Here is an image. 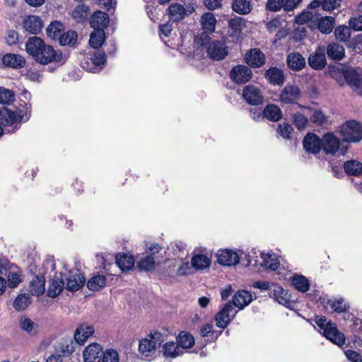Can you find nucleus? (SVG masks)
I'll return each instance as SVG.
<instances>
[{
    "label": "nucleus",
    "mask_w": 362,
    "mask_h": 362,
    "mask_svg": "<svg viewBox=\"0 0 362 362\" xmlns=\"http://www.w3.org/2000/svg\"><path fill=\"white\" fill-rule=\"evenodd\" d=\"M26 52L41 64L51 62L64 63L65 59L60 51L55 50L52 46L47 45L39 37L28 38L25 43Z\"/></svg>",
    "instance_id": "obj_1"
},
{
    "label": "nucleus",
    "mask_w": 362,
    "mask_h": 362,
    "mask_svg": "<svg viewBox=\"0 0 362 362\" xmlns=\"http://www.w3.org/2000/svg\"><path fill=\"white\" fill-rule=\"evenodd\" d=\"M32 113L31 103H24L20 104L19 107L0 108V122L6 128L8 133L13 134L19 129L22 122H28Z\"/></svg>",
    "instance_id": "obj_2"
},
{
    "label": "nucleus",
    "mask_w": 362,
    "mask_h": 362,
    "mask_svg": "<svg viewBox=\"0 0 362 362\" xmlns=\"http://www.w3.org/2000/svg\"><path fill=\"white\" fill-rule=\"evenodd\" d=\"M194 42L197 45L205 47L208 56L213 60H221L228 54V47L223 40H211L205 35V39L197 36Z\"/></svg>",
    "instance_id": "obj_3"
},
{
    "label": "nucleus",
    "mask_w": 362,
    "mask_h": 362,
    "mask_svg": "<svg viewBox=\"0 0 362 362\" xmlns=\"http://www.w3.org/2000/svg\"><path fill=\"white\" fill-rule=\"evenodd\" d=\"M349 148L348 146H344V142H340L334 133L329 132L323 135L322 138L321 149L326 154H334L339 152L340 155L344 156Z\"/></svg>",
    "instance_id": "obj_4"
},
{
    "label": "nucleus",
    "mask_w": 362,
    "mask_h": 362,
    "mask_svg": "<svg viewBox=\"0 0 362 362\" xmlns=\"http://www.w3.org/2000/svg\"><path fill=\"white\" fill-rule=\"evenodd\" d=\"M340 134L346 142H358L362 139V124L354 120L347 121L341 126Z\"/></svg>",
    "instance_id": "obj_5"
},
{
    "label": "nucleus",
    "mask_w": 362,
    "mask_h": 362,
    "mask_svg": "<svg viewBox=\"0 0 362 362\" xmlns=\"http://www.w3.org/2000/svg\"><path fill=\"white\" fill-rule=\"evenodd\" d=\"M150 338L142 339L139 341V352L146 356L153 353L157 346L164 341L165 336L159 332H155L149 336Z\"/></svg>",
    "instance_id": "obj_6"
},
{
    "label": "nucleus",
    "mask_w": 362,
    "mask_h": 362,
    "mask_svg": "<svg viewBox=\"0 0 362 362\" xmlns=\"http://www.w3.org/2000/svg\"><path fill=\"white\" fill-rule=\"evenodd\" d=\"M106 54L100 50L95 51L90 54V57L81 62V66L92 73L101 71L106 63Z\"/></svg>",
    "instance_id": "obj_7"
},
{
    "label": "nucleus",
    "mask_w": 362,
    "mask_h": 362,
    "mask_svg": "<svg viewBox=\"0 0 362 362\" xmlns=\"http://www.w3.org/2000/svg\"><path fill=\"white\" fill-rule=\"evenodd\" d=\"M237 312L234 310L233 304L228 302L216 313V325L218 327L224 329L233 320Z\"/></svg>",
    "instance_id": "obj_8"
},
{
    "label": "nucleus",
    "mask_w": 362,
    "mask_h": 362,
    "mask_svg": "<svg viewBox=\"0 0 362 362\" xmlns=\"http://www.w3.org/2000/svg\"><path fill=\"white\" fill-rule=\"evenodd\" d=\"M343 76L353 90L362 95V71L349 68L344 71Z\"/></svg>",
    "instance_id": "obj_9"
},
{
    "label": "nucleus",
    "mask_w": 362,
    "mask_h": 362,
    "mask_svg": "<svg viewBox=\"0 0 362 362\" xmlns=\"http://www.w3.org/2000/svg\"><path fill=\"white\" fill-rule=\"evenodd\" d=\"M170 20L173 22H179L189 16L194 11V7L189 4L184 7L180 4H172L168 8Z\"/></svg>",
    "instance_id": "obj_10"
},
{
    "label": "nucleus",
    "mask_w": 362,
    "mask_h": 362,
    "mask_svg": "<svg viewBox=\"0 0 362 362\" xmlns=\"http://www.w3.org/2000/svg\"><path fill=\"white\" fill-rule=\"evenodd\" d=\"M232 81L237 84L248 82L252 76L251 69L245 65H238L232 68L229 73Z\"/></svg>",
    "instance_id": "obj_11"
},
{
    "label": "nucleus",
    "mask_w": 362,
    "mask_h": 362,
    "mask_svg": "<svg viewBox=\"0 0 362 362\" xmlns=\"http://www.w3.org/2000/svg\"><path fill=\"white\" fill-rule=\"evenodd\" d=\"M47 296L50 298H55L59 296L64 288V281L62 272H54L49 275Z\"/></svg>",
    "instance_id": "obj_12"
},
{
    "label": "nucleus",
    "mask_w": 362,
    "mask_h": 362,
    "mask_svg": "<svg viewBox=\"0 0 362 362\" xmlns=\"http://www.w3.org/2000/svg\"><path fill=\"white\" fill-rule=\"evenodd\" d=\"M243 96L245 101L252 105H260L264 100L261 90L255 86H245L243 89Z\"/></svg>",
    "instance_id": "obj_13"
},
{
    "label": "nucleus",
    "mask_w": 362,
    "mask_h": 362,
    "mask_svg": "<svg viewBox=\"0 0 362 362\" xmlns=\"http://www.w3.org/2000/svg\"><path fill=\"white\" fill-rule=\"evenodd\" d=\"M104 351L98 343H92L83 352L84 362H101Z\"/></svg>",
    "instance_id": "obj_14"
},
{
    "label": "nucleus",
    "mask_w": 362,
    "mask_h": 362,
    "mask_svg": "<svg viewBox=\"0 0 362 362\" xmlns=\"http://www.w3.org/2000/svg\"><path fill=\"white\" fill-rule=\"evenodd\" d=\"M300 96V90L297 86L287 84L281 91L280 101L285 104L295 103Z\"/></svg>",
    "instance_id": "obj_15"
},
{
    "label": "nucleus",
    "mask_w": 362,
    "mask_h": 362,
    "mask_svg": "<svg viewBox=\"0 0 362 362\" xmlns=\"http://www.w3.org/2000/svg\"><path fill=\"white\" fill-rule=\"evenodd\" d=\"M309 66L315 70H322L327 64L325 47H319L311 54L308 59Z\"/></svg>",
    "instance_id": "obj_16"
},
{
    "label": "nucleus",
    "mask_w": 362,
    "mask_h": 362,
    "mask_svg": "<svg viewBox=\"0 0 362 362\" xmlns=\"http://www.w3.org/2000/svg\"><path fill=\"white\" fill-rule=\"evenodd\" d=\"M85 282L84 276L78 269H73L69 272L66 288L68 291H76L84 285Z\"/></svg>",
    "instance_id": "obj_17"
},
{
    "label": "nucleus",
    "mask_w": 362,
    "mask_h": 362,
    "mask_svg": "<svg viewBox=\"0 0 362 362\" xmlns=\"http://www.w3.org/2000/svg\"><path fill=\"white\" fill-rule=\"evenodd\" d=\"M303 145L307 152L317 154L321 149L322 139L314 133H308L303 139Z\"/></svg>",
    "instance_id": "obj_18"
},
{
    "label": "nucleus",
    "mask_w": 362,
    "mask_h": 362,
    "mask_svg": "<svg viewBox=\"0 0 362 362\" xmlns=\"http://www.w3.org/2000/svg\"><path fill=\"white\" fill-rule=\"evenodd\" d=\"M270 296L276 302L287 308H289L292 301L290 300V295L281 286L273 284V288L270 289Z\"/></svg>",
    "instance_id": "obj_19"
},
{
    "label": "nucleus",
    "mask_w": 362,
    "mask_h": 362,
    "mask_svg": "<svg viewBox=\"0 0 362 362\" xmlns=\"http://www.w3.org/2000/svg\"><path fill=\"white\" fill-rule=\"evenodd\" d=\"M317 14L315 18L313 29L317 28L321 33L328 35L331 33L335 25V18L332 16H325L319 18Z\"/></svg>",
    "instance_id": "obj_20"
},
{
    "label": "nucleus",
    "mask_w": 362,
    "mask_h": 362,
    "mask_svg": "<svg viewBox=\"0 0 362 362\" xmlns=\"http://www.w3.org/2000/svg\"><path fill=\"white\" fill-rule=\"evenodd\" d=\"M239 261L238 253L231 250H221L217 254V262L224 266H233L237 264Z\"/></svg>",
    "instance_id": "obj_21"
},
{
    "label": "nucleus",
    "mask_w": 362,
    "mask_h": 362,
    "mask_svg": "<svg viewBox=\"0 0 362 362\" xmlns=\"http://www.w3.org/2000/svg\"><path fill=\"white\" fill-rule=\"evenodd\" d=\"M260 256L261 259H262V261L260 262V266L264 267L267 269L277 271L279 274H281L279 271L281 269L279 258L276 255L272 252H262Z\"/></svg>",
    "instance_id": "obj_22"
},
{
    "label": "nucleus",
    "mask_w": 362,
    "mask_h": 362,
    "mask_svg": "<svg viewBox=\"0 0 362 362\" xmlns=\"http://www.w3.org/2000/svg\"><path fill=\"white\" fill-rule=\"evenodd\" d=\"M265 56L258 49H252L247 52L245 57L246 63L252 67L258 68L265 64Z\"/></svg>",
    "instance_id": "obj_23"
},
{
    "label": "nucleus",
    "mask_w": 362,
    "mask_h": 362,
    "mask_svg": "<svg viewBox=\"0 0 362 362\" xmlns=\"http://www.w3.org/2000/svg\"><path fill=\"white\" fill-rule=\"evenodd\" d=\"M109 24V16L103 11H95L90 19V25L94 30H100L106 28Z\"/></svg>",
    "instance_id": "obj_24"
},
{
    "label": "nucleus",
    "mask_w": 362,
    "mask_h": 362,
    "mask_svg": "<svg viewBox=\"0 0 362 362\" xmlns=\"http://www.w3.org/2000/svg\"><path fill=\"white\" fill-rule=\"evenodd\" d=\"M323 335L332 342L341 346L345 342L344 335L339 332L334 323L329 324V326L323 331Z\"/></svg>",
    "instance_id": "obj_25"
},
{
    "label": "nucleus",
    "mask_w": 362,
    "mask_h": 362,
    "mask_svg": "<svg viewBox=\"0 0 362 362\" xmlns=\"http://www.w3.org/2000/svg\"><path fill=\"white\" fill-rule=\"evenodd\" d=\"M94 331L93 325L81 324L75 331L74 340L78 344H83L87 339L93 334Z\"/></svg>",
    "instance_id": "obj_26"
},
{
    "label": "nucleus",
    "mask_w": 362,
    "mask_h": 362,
    "mask_svg": "<svg viewBox=\"0 0 362 362\" xmlns=\"http://www.w3.org/2000/svg\"><path fill=\"white\" fill-rule=\"evenodd\" d=\"M200 22L204 32L199 37L205 39L206 33H211L214 31L216 19L213 13L207 12L202 16Z\"/></svg>",
    "instance_id": "obj_27"
},
{
    "label": "nucleus",
    "mask_w": 362,
    "mask_h": 362,
    "mask_svg": "<svg viewBox=\"0 0 362 362\" xmlns=\"http://www.w3.org/2000/svg\"><path fill=\"white\" fill-rule=\"evenodd\" d=\"M23 28L31 34L39 33L42 28V21L40 17L29 16L23 21Z\"/></svg>",
    "instance_id": "obj_28"
},
{
    "label": "nucleus",
    "mask_w": 362,
    "mask_h": 362,
    "mask_svg": "<svg viewBox=\"0 0 362 362\" xmlns=\"http://www.w3.org/2000/svg\"><path fill=\"white\" fill-rule=\"evenodd\" d=\"M252 300V296L250 291L242 290L238 291L233 297V305L243 309Z\"/></svg>",
    "instance_id": "obj_29"
},
{
    "label": "nucleus",
    "mask_w": 362,
    "mask_h": 362,
    "mask_svg": "<svg viewBox=\"0 0 362 362\" xmlns=\"http://www.w3.org/2000/svg\"><path fill=\"white\" fill-rule=\"evenodd\" d=\"M45 276L38 274L35 276L30 282L29 291L33 296H39L44 293L45 290Z\"/></svg>",
    "instance_id": "obj_30"
},
{
    "label": "nucleus",
    "mask_w": 362,
    "mask_h": 362,
    "mask_svg": "<svg viewBox=\"0 0 362 362\" xmlns=\"http://www.w3.org/2000/svg\"><path fill=\"white\" fill-rule=\"evenodd\" d=\"M287 65L293 71H300L305 66V59L298 52H292L287 56Z\"/></svg>",
    "instance_id": "obj_31"
},
{
    "label": "nucleus",
    "mask_w": 362,
    "mask_h": 362,
    "mask_svg": "<svg viewBox=\"0 0 362 362\" xmlns=\"http://www.w3.org/2000/svg\"><path fill=\"white\" fill-rule=\"evenodd\" d=\"M265 77L273 85L281 86L285 81L283 71L277 67L269 69L265 73Z\"/></svg>",
    "instance_id": "obj_32"
},
{
    "label": "nucleus",
    "mask_w": 362,
    "mask_h": 362,
    "mask_svg": "<svg viewBox=\"0 0 362 362\" xmlns=\"http://www.w3.org/2000/svg\"><path fill=\"white\" fill-rule=\"evenodd\" d=\"M282 117V111L276 105H267L263 110V117L268 120L278 122Z\"/></svg>",
    "instance_id": "obj_33"
},
{
    "label": "nucleus",
    "mask_w": 362,
    "mask_h": 362,
    "mask_svg": "<svg viewBox=\"0 0 362 362\" xmlns=\"http://www.w3.org/2000/svg\"><path fill=\"white\" fill-rule=\"evenodd\" d=\"M134 256L130 254H117L116 263L122 271H129L134 267Z\"/></svg>",
    "instance_id": "obj_34"
},
{
    "label": "nucleus",
    "mask_w": 362,
    "mask_h": 362,
    "mask_svg": "<svg viewBox=\"0 0 362 362\" xmlns=\"http://www.w3.org/2000/svg\"><path fill=\"white\" fill-rule=\"evenodd\" d=\"M2 62L4 65L12 68H21L25 64V59L18 54H7L2 57Z\"/></svg>",
    "instance_id": "obj_35"
},
{
    "label": "nucleus",
    "mask_w": 362,
    "mask_h": 362,
    "mask_svg": "<svg viewBox=\"0 0 362 362\" xmlns=\"http://www.w3.org/2000/svg\"><path fill=\"white\" fill-rule=\"evenodd\" d=\"M19 327L30 336H35L38 333V325L26 316L21 317Z\"/></svg>",
    "instance_id": "obj_36"
},
{
    "label": "nucleus",
    "mask_w": 362,
    "mask_h": 362,
    "mask_svg": "<svg viewBox=\"0 0 362 362\" xmlns=\"http://www.w3.org/2000/svg\"><path fill=\"white\" fill-rule=\"evenodd\" d=\"M74 342L71 339H62L56 350L62 356H69L74 351Z\"/></svg>",
    "instance_id": "obj_37"
},
{
    "label": "nucleus",
    "mask_w": 362,
    "mask_h": 362,
    "mask_svg": "<svg viewBox=\"0 0 362 362\" xmlns=\"http://www.w3.org/2000/svg\"><path fill=\"white\" fill-rule=\"evenodd\" d=\"M327 54L334 60H341L344 57V48L337 42H332L327 45Z\"/></svg>",
    "instance_id": "obj_38"
},
{
    "label": "nucleus",
    "mask_w": 362,
    "mask_h": 362,
    "mask_svg": "<svg viewBox=\"0 0 362 362\" xmlns=\"http://www.w3.org/2000/svg\"><path fill=\"white\" fill-rule=\"evenodd\" d=\"M317 13H314L309 11H303L301 13L296 16L295 21L298 25H303L305 23H309V27L313 29V25L315 23Z\"/></svg>",
    "instance_id": "obj_39"
},
{
    "label": "nucleus",
    "mask_w": 362,
    "mask_h": 362,
    "mask_svg": "<svg viewBox=\"0 0 362 362\" xmlns=\"http://www.w3.org/2000/svg\"><path fill=\"white\" fill-rule=\"evenodd\" d=\"M233 10L240 15H245L250 13L252 8L249 0H234L232 4Z\"/></svg>",
    "instance_id": "obj_40"
},
{
    "label": "nucleus",
    "mask_w": 362,
    "mask_h": 362,
    "mask_svg": "<svg viewBox=\"0 0 362 362\" xmlns=\"http://www.w3.org/2000/svg\"><path fill=\"white\" fill-rule=\"evenodd\" d=\"M292 286L298 291L305 293L309 290L310 282L303 275L296 274L291 279Z\"/></svg>",
    "instance_id": "obj_41"
},
{
    "label": "nucleus",
    "mask_w": 362,
    "mask_h": 362,
    "mask_svg": "<svg viewBox=\"0 0 362 362\" xmlns=\"http://www.w3.org/2000/svg\"><path fill=\"white\" fill-rule=\"evenodd\" d=\"M192 267L197 270H202L211 264V259L205 255H194L191 260Z\"/></svg>",
    "instance_id": "obj_42"
},
{
    "label": "nucleus",
    "mask_w": 362,
    "mask_h": 362,
    "mask_svg": "<svg viewBox=\"0 0 362 362\" xmlns=\"http://www.w3.org/2000/svg\"><path fill=\"white\" fill-rule=\"evenodd\" d=\"M106 284V276L105 275L98 274L88 281L87 287L90 291H97L105 287Z\"/></svg>",
    "instance_id": "obj_43"
},
{
    "label": "nucleus",
    "mask_w": 362,
    "mask_h": 362,
    "mask_svg": "<svg viewBox=\"0 0 362 362\" xmlns=\"http://www.w3.org/2000/svg\"><path fill=\"white\" fill-rule=\"evenodd\" d=\"M105 40V32L103 29L94 30L90 35L89 45L94 49L100 47Z\"/></svg>",
    "instance_id": "obj_44"
},
{
    "label": "nucleus",
    "mask_w": 362,
    "mask_h": 362,
    "mask_svg": "<svg viewBox=\"0 0 362 362\" xmlns=\"http://www.w3.org/2000/svg\"><path fill=\"white\" fill-rule=\"evenodd\" d=\"M163 355L166 358H175L182 354V350L175 342H166L163 347Z\"/></svg>",
    "instance_id": "obj_45"
},
{
    "label": "nucleus",
    "mask_w": 362,
    "mask_h": 362,
    "mask_svg": "<svg viewBox=\"0 0 362 362\" xmlns=\"http://www.w3.org/2000/svg\"><path fill=\"white\" fill-rule=\"evenodd\" d=\"M344 168L346 174L357 176L362 173V163L350 160L344 163Z\"/></svg>",
    "instance_id": "obj_46"
},
{
    "label": "nucleus",
    "mask_w": 362,
    "mask_h": 362,
    "mask_svg": "<svg viewBox=\"0 0 362 362\" xmlns=\"http://www.w3.org/2000/svg\"><path fill=\"white\" fill-rule=\"evenodd\" d=\"M177 344L182 349H189L194 344V338L189 332H180L177 338Z\"/></svg>",
    "instance_id": "obj_47"
},
{
    "label": "nucleus",
    "mask_w": 362,
    "mask_h": 362,
    "mask_svg": "<svg viewBox=\"0 0 362 362\" xmlns=\"http://www.w3.org/2000/svg\"><path fill=\"white\" fill-rule=\"evenodd\" d=\"M155 266V259L152 255H146L141 257L136 263V267L140 271H151Z\"/></svg>",
    "instance_id": "obj_48"
},
{
    "label": "nucleus",
    "mask_w": 362,
    "mask_h": 362,
    "mask_svg": "<svg viewBox=\"0 0 362 362\" xmlns=\"http://www.w3.org/2000/svg\"><path fill=\"white\" fill-rule=\"evenodd\" d=\"M63 30V24L55 21L49 24L46 29L47 37L52 40L59 39L62 31Z\"/></svg>",
    "instance_id": "obj_49"
},
{
    "label": "nucleus",
    "mask_w": 362,
    "mask_h": 362,
    "mask_svg": "<svg viewBox=\"0 0 362 362\" xmlns=\"http://www.w3.org/2000/svg\"><path fill=\"white\" fill-rule=\"evenodd\" d=\"M31 303V298L29 294L22 293L18 295L14 302L13 308L16 310H23Z\"/></svg>",
    "instance_id": "obj_50"
},
{
    "label": "nucleus",
    "mask_w": 362,
    "mask_h": 362,
    "mask_svg": "<svg viewBox=\"0 0 362 362\" xmlns=\"http://www.w3.org/2000/svg\"><path fill=\"white\" fill-rule=\"evenodd\" d=\"M229 28L233 30L232 35L236 36L238 38L243 28L245 27V23L243 18L235 17L229 21Z\"/></svg>",
    "instance_id": "obj_51"
},
{
    "label": "nucleus",
    "mask_w": 362,
    "mask_h": 362,
    "mask_svg": "<svg viewBox=\"0 0 362 362\" xmlns=\"http://www.w3.org/2000/svg\"><path fill=\"white\" fill-rule=\"evenodd\" d=\"M78 39V35L76 31L69 30L61 35L59 41L61 45L74 46Z\"/></svg>",
    "instance_id": "obj_52"
},
{
    "label": "nucleus",
    "mask_w": 362,
    "mask_h": 362,
    "mask_svg": "<svg viewBox=\"0 0 362 362\" xmlns=\"http://www.w3.org/2000/svg\"><path fill=\"white\" fill-rule=\"evenodd\" d=\"M89 13V8L84 4L78 5L72 13L74 19L78 23H81L86 20L87 16Z\"/></svg>",
    "instance_id": "obj_53"
},
{
    "label": "nucleus",
    "mask_w": 362,
    "mask_h": 362,
    "mask_svg": "<svg viewBox=\"0 0 362 362\" xmlns=\"http://www.w3.org/2000/svg\"><path fill=\"white\" fill-rule=\"evenodd\" d=\"M15 101V93L13 90L0 87V104L11 105Z\"/></svg>",
    "instance_id": "obj_54"
},
{
    "label": "nucleus",
    "mask_w": 362,
    "mask_h": 362,
    "mask_svg": "<svg viewBox=\"0 0 362 362\" xmlns=\"http://www.w3.org/2000/svg\"><path fill=\"white\" fill-rule=\"evenodd\" d=\"M42 273L40 274L41 275H47V277H49V275H53L55 272V262L54 259L53 257H47L46 259L43 262L42 264Z\"/></svg>",
    "instance_id": "obj_55"
},
{
    "label": "nucleus",
    "mask_w": 362,
    "mask_h": 362,
    "mask_svg": "<svg viewBox=\"0 0 362 362\" xmlns=\"http://www.w3.org/2000/svg\"><path fill=\"white\" fill-rule=\"evenodd\" d=\"M173 31V26L170 23L162 24L159 26L160 37L163 42L170 47H173V45L170 44V40H165V38L169 37Z\"/></svg>",
    "instance_id": "obj_56"
},
{
    "label": "nucleus",
    "mask_w": 362,
    "mask_h": 362,
    "mask_svg": "<svg viewBox=\"0 0 362 362\" xmlns=\"http://www.w3.org/2000/svg\"><path fill=\"white\" fill-rule=\"evenodd\" d=\"M328 117L322 110H315L310 117V122L315 126H322L327 122Z\"/></svg>",
    "instance_id": "obj_57"
},
{
    "label": "nucleus",
    "mask_w": 362,
    "mask_h": 362,
    "mask_svg": "<svg viewBox=\"0 0 362 362\" xmlns=\"http://www.w3.org/2000/svg\"><path fill=\"white\" fill-rule=\"evenodd\" d=\"M336 38L341 42H346L350 37V29L346 25H339L334 29Z\"/></svg>",
    "instance_id": "obj_58"
},
{
    "label": "nucleus",
    "mask_w": 362,
    "mask_h": 362,
    "mask_svg": "<svg viewBox=\"0 0 362 362\" xmlns=\"http://www.w3.org/2000/svg\"><path fill=\"white\" fill-rule=\"evenodd\" d=\"M327 305H329L331 308L337 313H344L349 310V306L344 303V300L342 298H338L334 300H328Z\"/></svg>",
    "instance_id": "obj_59"
},
{
    "label": "nucleus",
    "mask_w": 362,
    "mask_h": 362,
    "mask_svg": "<svg viewBox=\"0 0 362 362\" xmlns=\"http://www.w3.org/2000/svg\"><path fill=\"white\" fill-rule=\"evenodd\" d=\"M293 131V129L291 125L286 123L279 124L277 129L278 134L285 139H288L291 138V135Z\"/></svg>",
    "instance_id": "obj_60"
},
{
    "label": "nucleus",
    "mask_w": 362,
    "mask_h": 362,
    "mask_svg": "<svg viewBox=\"0 0 362 362\" xmlns=\"http://www.w3.org/2000/svg\"><path fill=\"white\" fill-rule=\"evenodd\" d=\"M101 362H119V354L116 350L107 349L104 351Z\"/></svg>",
    "instance_id": "obj_61"
},
{
    "label": "nucleus",
    "mask_w": 362,
    "mask_h": 362,
    "mask_svg": "<svg viewBox=\"0 0 362 362\" xmlns=\"http://www.w3.org/2000/svg\"><path fill=\"white\" fill-rule=\"evenodd\" d=\"M293 122L298 129H303L308 124V118L300 112H297L293 116Z\"/></svg>",
    "instance_id": "obj_62"
},
{
    "label": "nucleus",
    "mask_w": 362,
    "mask_h": 362,
    "mask_svg": "<svg viewBox=\"0 0 362 362\" xmlns=\"http://www.w3.org/2000/svg\"><path fill=\"white\" fill-rule=\"evenodd\" d=\"M9 288H16L21 282V274L18 272H10L7 276Z\"/></svg>",
    "instance_id": "obj_63"
},
{
    "label": "nucleus",
    "mask_w": 362,
    "mask_h": 362,
    "mask_svg": "<svg viewBox=\"0 0 362 362\" xmlns=\"http://www.w3.org/2000/svg\"><path fill=\"white\" fill-rule=\"evenodd\" d=\"M349 25L354 31H362V15L351 18L349 21Z\"/></svg>",
    "instance_id": "obj_64"
}]
</instances>
